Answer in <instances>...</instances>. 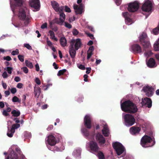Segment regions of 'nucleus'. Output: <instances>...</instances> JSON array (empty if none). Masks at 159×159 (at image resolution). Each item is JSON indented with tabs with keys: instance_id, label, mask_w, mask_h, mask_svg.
<instances>
[{
	"instance_id": "nucleus-1",
	"label": "nucleus",
	"mask_w": 159,
	"mask_h": 159,
	"mask_svg": "<svg viewBox=\"0 0 159 159\" xmlns=\"http://www.w3.org/2000/svg\"><path fill=\"white\" fill-rule=\"evenodd\" d=\"M18 15L20 19L23 21V23L20 22L16 25L13 24L14 26L16 28H20L27 26L30 22V17L28 14L26 13L25 9H20Z\"/></svg>"
},
{
	"instance_id": "nucleus-2",
	"label": "nucleus",
	"mask_w": 159,
	"mask_h": 159,
	"mask_svg": "<svg viewBox=\"0 0 159 159\" xmlns=\"http://www.w3.org/2000/svg\"><path fill=\"white\" fill-rule=\"evenodd\" d=\"M46 143L48 148L52 151H61L65 149L63 146L61 148L55 146L56 143L55 137L52 135H49L47 138L46 139Z\"/></svg>"
},
{
	"instance_id": "nucleus-3",
	"label": "nucleus",
	"mask_w": 159,
	"mask_h": 159,
	"mask_svg": "<svg viewBox=\"0 0 159 159\" xmlns=\"http://www.w3.org/2000/svg\"><path fill=\"white\" fill-rule=\"evenodd\" d=\"M122 111L130 113H134L138 111V108L135 105L129 100L125 101L120 104Z\"/></svg>"
},
{
	"instance_id": "nucleus-4",
	"label": "nucleus",
	"mask_w": 159,
	"mask_h": 159,
	"mask_svg": "<svg viewBox=\"0 0 159 159\" xmlns=\"http://www.w3.org/2000/svg\"><path fill=\"white\" fill-rule=\"evenodd\" d=\"M155 143L154 138L147 135L144 136L141 139L140 144L143 148L152 147Z\"/></svg>"
},
{
	"instance_id": "nucleus-5",
	"label": "nucleus",
	"mask_w": 159,
	"mask_h": 159,
	"mask_svg": "<svg viewBox=\"0 0 159 159\" xmlns=\"http://www.w3.org/2000/svg\"><path fill=\"white\" fill-rule=\"evenodd\" d=\"M113 148L118 156L122 155L123 157L126 153V150L124 147L120 143L116 142L112 143Z\"/></svg>"
},
{
	"instance_id": "nucleus-6",
	"label": "nucleus",
	"mask_w": 159,
	"mask_h": 159,
	"mask_svg": "<svg viewBox=\"0 0 159 159\" xmlns=\"http://www.w3.org/2000/svg\"><path fill=\"white\" fill-rule=\"evenodd\" d=\"M122 116L124 120V125L127 126H130L135 123V120L133 116L129 114H125L123 113Z\"/></svg>"
},
{
	"instance_id": "nucleus-7",
	"label": "nucleus",
	"mask_w": 159,
	"mask_h": 159,
	"mask_svg": "<svg viewBox=\"0 0 159 159\" xmlns=\"http://www.w3.org/2000/svg\"><path fill=\"white\" fill-rule=\"evenodd\" d=\"M152 8V1L149 0H146L142 7V9L143 11L148 13V16H146V18L151 14Z\"/></svg>"
},
{
	"instance_id": "nucleus-8",
	"label": "nucleus",
	"mask_w": 159,
	"mask_h": 159,
	"mask_svg": "<svg viewBox=\"0 0 159 159\" xmlns=\"http://www.w3.org/2000/svg\"><path fill=\"white\" fill-rule=\"evenodd\" d=\"M14 149L15 148L16 151L18 153L20 152V150L19 148L17 147V146L14 145L11 148H10L8 151V153H9L6 159H18V157L17 155L15 153L12 148Z\"/></svg>"
},
{
	"instance_id": "nucleus-9",
	"label": "nucleus",
	"mask_w": 159,
	"mask_h": 159,
	"mask_svg": "<svg viewBox=\"0 0 159 159\" xmlns=\"http://www.w3.org/2000/svg\"><path fill=\"white\" fill-rule=\"evenodd\" d=\"M11 7L13 13L15 14V9L18 7L21 6L22 5L23 0H10Z\"/></svg>"
},
{
	"instance_id": "nucleus-10",
	"label": "nucleus",
	"mask_w": 159,
	"mask_h": 159,
	"mask_svg": "<svg viewBox=\"0 0 159 159\" xmlns=\"http://www.w3.org/2000/svg\"><path fill=\"white\" fill-rule=\"evenodd\" d=\"M139 8V4L137 2H134L129 4L128 9L130 12H133L137 11Z\"/></svg>"
},
{
	"instance_id": "nucleus-11",
	"label": "nucleus",
	"mask_w": 159,
	"mask_h": 159,
	"mask_svg": "<svg viewBox=\"0 0 159 159\" xmlns=\"http://www.w3.org/2000/svg\"><path fill=\"white\" fill-rule=\"evenodd\" d=\"M142 90L145 93L146 95L148 97L152 96L154 93V89L151 86L147 85L144 86Z\"/></svg>"
},
{
	"instance_id": "nucleus-12",
	"label": "nucleus",
	"mask_w": 159,
	"mask_h": 159,
	"mask_svg": "<svg viewBox=\"0 0 159 159\" xmlns=\"http://www.w3.org/2000/svg\"><path fill=\"white\" fill-rule=\"evenodd\" d=\"M92 118V116L90 114L86 115L84 117V125L87 129H90L91 128Z\"/></svg>"
},
{
	"instance_id": "nucleus-13",
	"label": "nucleus",
	"mask_w": 159,
	"mask_h": 159,
	"mask_svg": "<svg viewBox=\"0 0 159 159\" xmlns=\"http://www.w3.org/2000/svg\"><path fill=\"white\" fill-rule=\"evenodd\" d=\"M130 51L133 53H140L142 52V48L141 46L137 44L132 45L130 48Z\"/></svg>"
},
{
	"instance_id": "nucleus-14",
	"label": "nucleus",
	"mask_w": 159,
	"mask_h": 159,
	"mask_svg": "<svg viewBox=\"0 0 159 159\" xmlns=\"http://www.w3.org/2000/svg\"><path fill=\"white\" fill-rule=\"evenodd\" d=\"M29 4L31 7L36 10L35 11L39 10L40 6L39 0H30Z\"/></svg>"
},
{
	"instance_id": "nucleus-15",
	"label": "nucleus",
	"mask_w": 159,
	"mask_h": 159,
	"mask_svg": "<svg viewBox=\"0 0 159 159\" xmlns=\"http://www.w3.org/2000/svg\"><path fill=\"white\" fill-rule=\"evenodd\" d=\"M122 15L125 18V23L128 25H130L134 23L133 20L129 17L131 15L128 12L122 13Z\"/></svg>"
},
{
	"instance_id": "nucleus-16",
	"label": "nucleus",
	"mask_w": 159,
	"mask_h": 159,
	"mask_svg": "<svg viewBox=\"0 0 159 159\" xmlns=\"http://www.w3.org/2000/svg\"><path fill=\"white\" fill-rule=\"evenodd\" d=\"M74 9L76 14H81L84 11V6L82 4L79 5L74 4L73 5Z\"/></svg>"
},
{
	"instance_id": "nucleus-17",
	"label": "nucleus",
	"mask_w": 159,
	"mask_h": 159,
	"mask_svg": "<svg viewBox=\"0 0 159 159\" xmlns=\"http://www.w3.org/2000/svg\"><path fill=\"white\" fill-rule=\"evenodd\" d=\"M89 146L91 150L94 152H97L99 150V147H98L96 143L94 141H91L89 143H87L86 146Z\"/></svg>"
},
{
	"instance_id": "nucleus-18",
	"label": "nucleus",
	"mask_w": 159,
	"mask_h": 159,
	"mask_svg": "<svg viewBox=\"0 0 159 159\" xmlns=\"http://www.w3.org/2000/svg\"><path fill=\"white\" fill-rule=\"evenodd\" d=\"M142 106L147 105V107L150 108L152 106V101L150 98H142V102H141Z\"/></svg>"
},
{
	"instance_id": "nucleus-19",
	"label": "nucleus",
	"mask_w": 159,
	"mask_h": 159,
	"mask_svg": "<svg viewBox=\"0 0 159 159\" xmlns=\"http://www.w3.org/2000/svg\"><path fill=\"white\" fill-rule=\"evenodd\" d=\"M76 50L75 49L74 47V44H71L70 46L69 53L71 57L72 58V61L73 62L75 61V60L74 59L76 55Z\"/></svg>"
},
{
	"instance_id": "nucleus-20",
	"label": "nucleus",
	"mask_w": 159,
	"mask_h": 159,
	"mask_svg": "<svg viewBox=\"0 0 159 159\" xmlns=\"http://www.w3.org/2000/svg\"><path fill=\"white\" fill-rule=\"evenodd\" d=\"M101 122L103 128L102 130L103 134L105 136H108L109 134V131L106 123L103 120Z\"/></svg>"
},
{
	"instance_id": "nucleus-21",
	"label": "nucleus",
	"mask_w": 159,
	"mask_h": 159,
	"mask_svg": "<svg viewBox=\"0 0 159 159\" xmlns=\"http://www.w3.org/2000/svg\"><path fill=\"white\" fill-rule=\"evenodd\" d=\"M97 141L101 145L105 143L106 140L102 135L100 133H98L95 136Z\"/></svg>"
},
{
	"instance_id": "nucleus-22",
	"label": "nucleus",
	"mask_w": 159,
	"mask_h": 159,
	"mask_svg": "<svg viewBox=\"0 0 159 159\" xmlns=\"http://www.w3.org/2000/svg\"><path fill=\"white\" fill-rule=\"evenodd\" d=\"M141 130V128L135 126L132 127L129 129V132L133 135H136L139 134Z\"/></svg>"
},
{
	"instance_id": "nucleus-23",
	"label": "nucleus",
	"mask_w": 159,
	"mask_h": 159,
	"mask_svg": "<svg viewBox=\"0 0 159 159\" xmlns=\"http://www.w3.org/2000/svg\"><path fill=\"white\" fill-rule=\"evenodd\" d=\"M74 44V46H75V50H77L81 46L80 39H73L71 40L70 44Z\"/></svg>"
},
{
	"instance_id": "nucleus-24",
	"label": "nucleus",
	"mask_w": 159,
	"mask_h": 159,
	"mask_svg": "<svg viewBox=\"0 0 159 159\" xmlns=\"http://www.w3.org/2000/svg\"><path fill=\"white\" fill-rule=\"evenodd\" d=\"M81 150L80 148H78L75 149L72 153V155L76 159H80L81 158Z\"/></svg>"
},
{
	"instance_id": "nucleus-25",
	"label": "nucleus",
	"mask_w": 159,
	"mask_h": 159,
	"mask_svg": "<svg viewBox=\"0 0 159 159\" xmlns=\"http://www.w3.org/2000/svg\"><path fill=\"white\" fill-rule=\"evenodd\" d=\"M147 66L150 68L156 67L157 66L154 59L152 58H150L148 61L147 63Z\"/></svg>"
},
{
	"instance_id": "nucleus-26",
	"label": "nucleus",
	"mask_w": 159,
	"mask_h": 159,
	"mask_svg": "<svg viewBox=\"0 0 159 159\" xmlns=\"http://www.w3.org/2000/svg\"><path fill=\"white\" fill-rule=\"evenodd\" d=\"M41 93V89L39 86H37L36 85H35L34 87V93L35 97L36 98H38Z\"/></svg>"
},
{
	"instance_id": "nucleus-27",
	"label": "nucleus",
	"mask_w": 159,
	"mask_h": 159,
	"mask_svg": "<svg viewBox=\"0 0 159 159\" xmlns=\"http://www.w3.org/2000/svg\"><path fill=\"white\" fill-rule=\"evenodd\" d=\"M139 39L141 43L146 40H147L148 39V38L147 34L145 33H143L140 35Z\"/></svg>"
},
{
	"instance_id": "nucleus-28",
	"label": "nucleus",
	"mask_w": 159,
	"mask_h": 159,
	"mask_svg": "<svg viewBox=\"0 0 159 159\" xmlns=\"http://www.w3.org/2000/svg\"><path fill=\"white\" fill-rule=\"evenodd\" d=\"M82 134L87 139H88L89 134V131L86 129L83 128L81 129Z\"/></svg>"
},
{
	"instance_id": "nucleus-29",
	"label": "nucleus",
	"mask_w": 159,
	"mask_h": 159,
	"mask_svg": "<svg viewBox=\"0 0 159 159\" xmlns=\"http://www.w3.org/2000/svg\"><path fill=\"white\" fill-rule=\"evenodd\" d=\"M51 3V5L54 9L56 11H58L59 10L58 8L59 6L58 3L55 1H52Z\"/></svg>"
},
{
	"instance_id": "nucleus-30",
	"label": "nucleus",
	"mask_w": 159,
	"mask_h": 159,
	"mask_svg": "<svg viewBox=\"0 0 159 159\" xmlns=\"http://www.w3.org/2000/svg\"><path fill=\"white\" fill-rule=\"evenodd\" d=\"M60 43L62 47H64L66 46L67 44V41L65 37H62L60 40Z\"/></svg>"
},
{
	"instance_id": "nucleus-31",
	"label": "nucleus",
	"mask_w": 159,
	"mask_h": 159,
	"mask_svg": "<svg viewBox=\"0 0 159 159\" xmlns=\"http://www.w3.org/2000/svg\"><path fill=\"white\" fill-rule=\"evenodd\" d=\"M141 43L145 48H149L151 47L150 43L148 41V39L147 40H146Z\"/></svg>"
},
{
	"instance_id": "nucleus-32",
	"label": "nucleus",
	"mask_w": 159,
	"mask_h": 159,
	"mask_svg": "<svg viewBox=\"0 0 159 159\" xmlns=\"http://www.w3.org/2000/svg\"><path fill=\"white\" fill-rule=\"evenodd\" d=\"M15 132V130L13 128H11L10 129H8L7 133V135L9 137H12Z\"/></svg>"
},
{
	"instance_id": "nucleus-33",
	"label": "nucleus",
	"mask_w": 159,
	"mask_h": 159,
	"mask_svg": "<svg viewBox=\"0 0 159 159\" xmlns=\"http://www.w3.org/2000/svg\"><path fill=\"white\" fill-rule=\"evenodd\" d=\"M48 33L49 35L50 36V38L51 39H53L55 41H57L58 40L57 38L55 37V34L53 31L50 30L49 31Z\"/></svg>"
},
{
	"instance_id": "nucleus-34",
	"label": "nucleus",
	"mask_w": 159,
	"mask_h": 159,
	"mask_svg": "<svg viewBox=\"0 0 159 159\" xmlns=\"http://www.w3.org/2000/svg\"><path fill=\"white\" fill-rule=\"evenodd\" d=\"M154 48L155 50L156 51L159 50V39L154 43Z\"/></svg>"
},
{
	"instance_id": "nucleus-35",
	"label": "nucleus",
	"mask_w": 159,
	"mask_h": 159,
	"mask_svg": "<svg viewBox=\"0 0 159 159\" xmlns=\"http://www.w3.org/2000/svg\"><path fill=\"white\" fill-rule=\"evenodd\" d=\"M11 113L14 116L17 117L20 115V112L19 110H14L11 111Z\"/></svg>"
},
{
	"instance_id": "nucleus-36",
	"label": "nucleus",
	"mask_w": 159,
	"mask_h": 159,
	"mask_svg": "<svg viewBox=\"0 0 159 159\" xmlns=\"http://www.w3.org/2000/svg\"><path fill=\"white\" fill-rule=\"evenodd\" d=\"M65 17V15L63 13L61 12L60 14V20L62 23L64 21Z\"/></svg>"
},
{
	"instance_id": "nucleus-37",
	"label": "nucleus",
	"mask_w": 159,
	"mask_h": 159,
	"mask_svg": "<svg viewBox=\"0 0 159 159\" xmlns=\"http://www.w3.org/2000/svg\"><path fill=\"white\" fill-rule=\"evenodd\" d=\"M25 63L26 66L30 68H32L33 67V65L31 62L29 61L28 60L25 61Z\"/></svg>"
},
{
	"instance_id": "nucleus-38",
	"label": "nucleus",
	"mask_w": 159,
	"mask_h": 159,
	"mask_svg": "<svg viewBox=\"0 0 159 159\" xmlns=\"http://www.w3.org/2000/svg\"><path fill=\"white\" fill-rule=\"evenodd\" d=\"M4 70H6L9 74H11L12 73L13 69L12 67L8 66L5 68Z\"/></svg>"
},
{
	"instance_id": "nucleus-39",
	"label": "nucleus",
	"mask_w": 159,
	"mask_h": 159,
	"mask_svg": "<svg viewBox=\"0 0 159 159\" xmlns=\"http://www.w3.org/2000/svg\"><path fill=\"white\" fill-rule=\"evenodd\" d=\"M12 101L13 102H18L20 103L21 102V100L19 99L16 96H14L12 99Z\"/></svg>"
},
{
	"instance_id": "nucleus-40",
	"label": "nucleus",
	"mask_w": 159,
	"mask_h": 159,
	"mask_svg": "<svg viewBox=\"0 0 159 159\" xmlns=\"http://www.w3.org/2000/svg\"><path fill=\"white\" fill-rule=\"evenodd\" d=\"M98 157L99 159H104L103 154L102 152H99L98 154Z\"/></svg>"
},
{
	"instance_id": "nucleus-41",
	"label": "nucleus",
	"mask_w": 159,
	"mask_h": 159,
	"mask_svg": "<svg viewBox=\"0 0 159 159\" xmlns=\"http://www.w3.org/2000/svg\"><path fill=\"white\" fill-rule=\"evenodd\" d=\"M152 52L151 50L146 51L144 53V56L146 57H148L151 56L152 54Z\"/></svg>"
},
{
	"instance_id": "nucleus-42",
	"label": "nucleus",
	"mask_w": 159,
	"mask_h": 159,
	"mask_svg": "<svg viewBox=\"0 0 159 159\" xmlns=\"http://www.w3.org/2000/svg\"><path fill=\"white\" fill-rule=\"evenodd\" d=\"M66 70L65 69L60 70L57 73V75L60 76L61 75L63 74L66 72Z\"/></svg>"
},
{
	"instance_id": "nucleus-43",
	"label": "nucleus",
	"mask_w": 159,
	"mask_h": 159,
	"mask_svg": "<svg viewBox=\"0 0 159 159\" xmlns=\"http://www.w3.org/2000/svg\"><path fill=\"white\" fill-rule=\"evenodd\" d=\"M24 47L28 50H31L32 49L31 46L29 43H24Z\"/></svg>"
},
{
	"instance_id": "nucleus-44",
	"label": "nucleus",
	"mask_w": 159,
	"mask_h": 159,
	"mask_svg": "<svg viewBox=\"0 0 159 159\" xmlns=\"http://www.w3.org/2000/svg\"><path fill=\"white\" fill-rule=\"evenodd\" d=\"M19 53V50L18 49H16L15 50L13 51L11 53V54L13 56L18 55Z\"/></svg>"
},
{
	"instance_id": "nucleus-45",
	"label": "nucleus",
	"mask_w": 159,
	"mask_h": 159,
	"mask_svg": "<svg viewBox=\"0 0 159 159\" xmlns=\"http://www.w3.org/2000/svg\"><path fill=\"white\" fill-rule=\"evenodd\" d=\"M20 127V125L18 124H16L13 125L12 126L11 128H13V129H17Z\"/></svg>"
},
{
	"instance_id": "nucleus-46",
	"label": "nucleus",
	"mask_w": 159,
	"mask_h": 159,
	"mask_svg": "<svg viewBox=\"0 0 159 159\" xmlns=\"http://www.w3.org/2000/svg\"><path fill=\"white\" fill-rule=\"evenodd\" d=\"M93 54V52H91L88 51L87 59H89L91 57V56Z\"/></svg>"
},
{
	"instance_id": "nucleus-47",
	"label": "nucleus",
	"mask_w": 159,
	"mask_h": 159,
	"mask_svg": "<svg viewBox=\"0 0 159 159\" xmlns=\"http://www.w3.org/2000/svg\"><path fill=\"white\" fill-rule=\"evenodd\" d=\"M25 136L27 138H30L31 136V134L29 132H25Z\"/></svg>"
},
{
	"instance_id": "nucleus-48",
	"label": "nucleus",
	"mask_w": 159,
	"mask_h": 159,
	"mask_svg": "<svg viewBox=\"0 0 159 159\" xmlns=\"http://www.w3.org/2000/svg\"><path fill=\"white\" fill-rule=\"evenodd\" d=\"M64 24L66 28L68 29H70L72 28V25L68 22H65Z\"/></svg>"
},
{
	"instance_id": "nucleus-49",
	"label": "nucleus",
	"mask_w": 159,
	"mask_h": 159,
	"mask_svg": "<svg viewBox=\"0 0 159 159\" xmlns=\"http://www.w3.org/2000/svg\"><path fill=\"white\" fill-rule=\"evenodd\" d=\"M18 58L21 62H23L24 61V57L23 56L19 55L18 56Z\"/></svg>"
},
{
	"instance_id": "nucleus-50",
	"label": "nucleus",
	"mask_w": 159,
	"mask_h": 159,
	"mask_svg": "<svg viewBox=\"0 0 159 159\" xmlns=\"http://www.w3.org/2000/svg\"><path fill=\"white\" fill-rule=\"evenodd\" d=\"M21 69L23 70L25 74L27 73L28 72V70L26 67H22Z\"/></svg>"
},
{
	"instance_id": "nucleus-51",
	"label": "nucleus",
	"mask_w": 159,
	"mask_h": 159,
	"mask_svg": "<svg viewBox=\"0 0 159 159\" xmlns=\"http://www.w3.org/2000/svg\"><path fill=\"white\" fill-rule=\"evenodd\" d=\"M123 159H133V157L130 155H127Z\"/></svg>"
},
{
	"instance_id": "nucleus-52",
	"label": "nucleus",
	"mask_w": 159,
	"mask_h": 159,
	"mask_svg": "<svg viewBox=\"0 0 159 159\" xmlns=\"http://www.w3.org/2000/svg\"><path fill=\"white\" fill-rule=\"evenodd\" d=\"M72 33L74 35H76L78 34L79 32L76 29H74L72 31Z\"/></svg>"
},
{
	"instance_id": "nucleus-53",
	"label": "nucleus",
	"mask_w": 159,
	"mask_h": 159,
	"mask_svg": "<svg viewBox=\"0 0 159 159\" xmlns=\"http://www.w3.org/2000/svg\"><path fill=\"white\" fill-rule=\"evenodd\" d=\"M2 75L4 78H6L8 77V75L6 71L3 72Z\"/></svg>"
},
{
	"instance_id": "nucleus-54",
	"label": "nucleus",
	"mask_w": 159,
	"mask_h": 159,
	"mask_svg": "<svg viewBox=\"0 0 159 159\" xmlns=\"http://www.w3.org/2000/svg\"><path fill=\"white\" fill-rule=\"evenodd\" d=\"M2 115L4 116H7L9 115V114L7 111H6V110H3L2 112Z\"/></svg>"
},
{
	"instance_id": "nucleus-55",
	"label": "nucleus",
	"mask_w": 159,
	"mask_h": 159,
	"mask_svg": "<svg viewBox=\"0 0 159 159\" xmlns=\"http://www.w3.org/2000/svg\"><path fill=\"white\" fill-rule=\"evenodd\" d=\"M47 25L48 24L47 23H45L42 25L41 27V28L42 29L47 28Z\"/></svg>"
},
{
	"instance_id": "nucleus-56",
	"label": "nucleus",
	"mask_w": 159,
	"mask_h": 159,
	"mask_svg": "<svg viewBox=\"0 0 159 159\" xmlns=\"http://www.w3.org/2000/svg\"><path fill=\"white\" fill-rule=\"evenodd\" d=\"M114 1L117 5L119 6L121 4L122 0H114Z\"/></svg>"
},
{
	"instance_id": "nucleus-57",
	"label": "nucleus",
	"mask_w": 159,
	"mask_h": 159,
	"mask_svg": "<svg viewBox=\"0 0 159 159\" xmlns=\"http://www.w3.org/2000/svg\"><path fill=\"white\" fill-rule=\"evenodd\" d=\"M17 90L16 88H12L11 89V92L12 94H15L16 93Z\"/></svg>"
},
{
	"instance_id": "nucleus-58",
	"label": "nucleus",
	"mask_w": 159,
	"mask_h": 159,
	"mask_svg": "<svg viewBox=\"0 0 159 159\" xmlns=\"http://www.w3.org/2000/svg\"><path fill=\"white\" fill-rule=\"evenodd\" d=\"M2 84L4 89H6L7 88V85L6 83H4L3 81H2Z\"/></svg>"
},
{
	"instance_id": "nucleus-59",
	"label": "nucleus",
	"mask_w": 159,
	"mask_h": 159,
	"mask_svg": "<svg viewBox=\"0 0 159 159\" xmlns=\"http://www.w3.org/2000/svg\"><path fill=\"white\" fill-rule=\"evenodd\" d=\"M87 28L90 30L92 32H94V30L93 27L92 26H89V25H87Z\"/></svg>"
},
{
	"instance_id": "nucleus-60",
	"label": "nucleus",
	"mask_w": 159,
	"mask_h": 159,
	"mask_svg": "<svg viewBox=\"0 0 159 159\" xmlns=\"http://www.w3.org/2000/svg\"><path fill=\"white\" fill-rule=\"evenodd\" d=\"M79 68L82 70H84L85 69V68L84 65H80L79 66H78Z\"/></svg>"
},
{
	"instance_id": "nucleus-61",
	"label": "nucleus",
	"mask_w": 159,
	"mask_h": 159,
	"mask_svg": "<svg viewBox=\"0 0 159 159\" xmlns=\"http://www.w3.org/2000/svg\"><path fill=\"white\" fill-rule=\"evenodd\" d=\"M58 9L59 10L57 12H59L61 13V12L64 9V8L63 6H61L60 7H59Z\"/></svg>"
},
{
	"instance_id": "nucleus-62",
	"label": "nucleus",
	"mask_w": 159,
	"mask_h": 159,
	"mask_svg": "<svg viewBox=\"0 0 159 159\" xmlns=\"http://www.w3.org/2000/svg\"><path fill=\"white\" fill-rule=\"evenodd\" d=\"M20 78L18 76H16L14 78V80L16 82L20 81Z\"/></svg>"
},
{
	"instance_id": "nucleus-63",
	"label": "nucleus",
	"mask_w": 159,
	"mask_h": 159,
	"mask_svg": "<svg viewBox=\"0 0 159 159\" xmlns=\"http://www.w3.org/2000/svg\"><path fill=\"white\" fill-rule=\"evenodd\" d=\"M23 86V84H22L19 83L17 84L16 87L19 89H21L22 87Z\"/></svg>"
},
{
	"instance_id": "nucleus-64",
	"label": "nucleus",
	"mask_w": 159,
	"mask_h": 159,
	"mask_svg": "<svg viewBox=\"0 0 159 159\" xmlns=\"http://www.w3.org/2000/svg\"><path fill=\"white\" fill-rule=\"evenodd\" d=\"M35 82L38 85L40 84H41V82L40 80L38 78H35Z\"/></svg>"
}]
</instances>
